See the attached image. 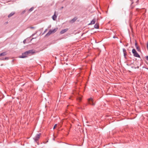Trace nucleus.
Listing matches in <instances>:
<instances>
[{"label":"nucleus","mask_w":148,"mask_h":148,"mask_svg":"<svg viewBox=\"0 0 148 148\" xmlns=\"http://www.w3.org/2000/svg\"><path fill=\"white\" fill-rule=\"evenodd\" d=\"M35 50L33 49L29 50L23 53L21 56H20L19 58H25L27 57V55L29 54H33L35 53Z\"/></svg>","instance_id":"1"},{"label":"nucleus","mask_w":148,"mask_h":148,"mask_svg":"<svg viewBox=\"0 0 148 148\" xmlns=\"http://www.w3.org/2000/svg\"><path fill=\"white\" fill-rule=\"evenodd\" d=\"M58 29V28L57 27L55 28L53 30L50 29L48 32V33L46 34V35L45 36H48L52 33H54Z\"/></svg>","instance_id":"2"},{"label":"nucleus","mask_w":148,"mask_h":148,"mask_svg":"<svg viewBox=\"0 0 148 148\" xmlns=\"http://www.w3.org/2000/svg\"><path fill=\"white\" fill-rule=\"evenodd\" d=\"M132 53L133 54V55L134 57L140 58V55L136 51L135 49H133L132 50Z\"/></svg>","instance_id":"3"},{"label":"nucleus","mask_w":148,"mask_h":148,"mask_svg":"<svg viewBox=\"0 0 148 148\" xmlns=\"http://www.w3.org/2000/svg\"><path fill=\"white\" fill-rule=\"evenodd\" d=\"M40 133L38 134L33 139L35 141L37 142L38 140L40 138Z\"/></svg>","instance_id":"4"},{"label":"nucleus","mask_w":148,"mask_h":148,"mask_svg":"<svg viewBox=\"0 0 148 148\" xmlns=\"http://www.w3.org/2000/svg\"><path fill=\"white\" fill-rule=\"evenodd\" d=\"M88 102L91 105L94 106L95 105V104L93 103V99L91 98L88 99Z\"/></svg>","instance_id":"5"},{"label":"nucleus","mask_w":148,"mask_h":148,"mask_svg":"<svg viewBox=\"0 0 148 148\" xmlns=\"http://www.w3.org/2000/svg\"><path fill=\"white\" fill-rule=\"evenodd\" d=\"M68 30V28H66L62 30L60 32L61 34H63L66 32Z\"/></svg>","instance_id":"6"},{"label":"nucleus","mask_w":148,"mask_h":148,"mask_svg":"<svg viewBox=\"0 0 148 148\" xmlns=\"http://www.w3.org/2000/svg\"><path fill=\"white\" fill-rule=\"evenodd\" d=\"M56 12H55L54 15L52 16V18L53 19L54 21L56 20V18L57 17V15H56Z\"/></svg>","instance_id":"7"},{"label":"nucleus","mask_w":148,"mask_h":148,"mask_svg":"<svg viewBox=\"0 0 148 148\" xmlns=\"http://www.w3.org/2000/svg\"><path fill=\"white\" fill-rule=\"evenodd\" d=\"M96 21V18H93V20L91 21V22L89 24V25H92L94 24L95 23Z\"/></svg>","instance_id":"8"},{"label":"nucleus","mask_w":148,"mask_h":148,"mask_svg":"<svg viewBox=\"0 0 148 148\" xmlns=\"http://www.w3.org/2000/svg\"><path fill=\"white\" fill-rule=\"evenodd\" d=\"M135 46L136 47V49L138 51H140V49L139 47L138 46L136 42L135 43Z\"/></svg>","instance_id":"9"},{"label":"nucleus","mask_w":148,"mask_h":148,"mask_svg":"<svg viewBox=\"0 0 148 148\" xmlns=\"http://www.w3.org/2000/svg\"><path fill=\"white\" fill-rule=\"evenodd\" d=\"M94 27L95 29H99V23H96L94 25Z\"/></svg>","instance_id":"10"},{"label":"nucleus","mask_w":148,"mask_h":148,"mask_svg":"<svg viewBox=\"0 0 148 148\" xmlns=\"http://www.w3.org/2000/svg\"><path fill=\"white\" fill-rule=\"evenodd\" d=\"M15 14V12H12L11 13H10L8 15V18L10 17L13 15Z\"/></svg>","instance_id":"11"},{"label":"nucleus","mask_w":148,"mask_h":148,"mask_svg":"<svg viewBox=\"0 0 148 148\" xmlns=\"http://www.w3.org/2000/svg\"><path fill=\"white\" fill-rule=\"evenodd\" d=\"M123 52L124 55L125 56L127 55L126 50L124 48L123 49Z\"/></svg>","instance_id":"12"},{"label":"nucleus","mask_w":148,"mask_h":148,"mask_svg":"<svg viewBox=\"0 0 148 148\" xmlns=\"http://www.w3.org/2000/svg\"><path fill=\"white\" fill-rule=\"evenodd\" d=\"M77 18L76 17H75L71 21V23H73L75 21L77 20Z\"/></svg>","instance_id":"13"},{"label":"nucleus","mask_w":148,"mask_h":148,"mask_svg":"<svg viewBox=\"0 0 148 148\" xmlns=\"http://www.w3.org/2000/svg\"><path fill=\"white\" fill-rule=\"evenodd\" d=\"M6 54L7 53L6 52H3L1 53H0V56H5L6 55Z\"/></svg>","instance_id":"14"},{"label":"nucleus","mask_w":148,"mask_h":148,"mask_svg":"<svg viewBox=\"0 0 148 148\" xmlns=\"http://www.w3.org/2000/svg\"><path fill=\"white\" fill-rule=\"evenodd\" d=\"M34 8L33 7H32L31 8H30L28 11V13H29L31 12L33 10H34Z\"/></svg>","instance_id":"15"},{"label":"nucleus","mask_w":148,"mask_h":148,"mask_svg":"<svg viewBox=\"0 0 148 148\" xmlns=\"http://www.w3.org/2000/svg\"><path fill=\"white\" fill-rule=\"evenodd\" d=\"M77 99L80 101L82 100V98L80 97H79L77 98Z\"/></svg>","instance_id":"16"},{"label":"nucleus","mask_w":148,"mask_h":148,"mask_svg":"<svg viewBox=\"0 0 148 148\" xmlns=\"http://www.w3.org/2000/svg\"><path fill=\"white\" fill-rule=\"evenodd\" d=\"M8 59V57H5V58H3L1 59V60H6Z\"/></svg>","instance_id":"17"},{"label":"nucleus","mask_w":148,"mask_h":148,"mask_svg":"<svg viewBox=\"0 0 148 148\" xmlns=\"http://www.w3.org/2000/svg\"><path fill=\"white\" fill-rule=\"evenodd\" d=\"M47 29H46L44 32L43 34L45 33L47 31Z\"/></svg>","instance_id":"18"},{"label":"nucleus","mask_w":148,"mask_h":148,"mask_svg":"<svg viewBox=\"0 0 148 148\" xmlns=\"http://www.w3.org/2000/svg\"><path fill=\"white\" fill-rule=\"evenodd\" d=\"M146 60L147 61H148V56H146Z\"/></svg>","instance_id":"19"},{"label":"nucleus","mask_w":148,"mask_h":148,"mask_svg":"<svg viewBox=\"0 0 148 148\" xmlns=\"http://www.w3.org/2000/svg\"><path fill=\"white\" fill-rule=\"evenodd\" d=\"M56 126H57V124H55L53 127V129H55Z\"/></svg>","instance_id":"20"},{"label":"nucleus","mask_w":148,"mask_h":148,"mask_svg":"<svg viewBox=\"0 0 148 148\" xmlns=\"http://www.w3.org/2000/svg\"><path fill=\"white\" fill-rule=\"evenodd\" d=\"M30 28L31 29H34V27H31Z\"/></svg>","instance_id":"21"},{"label":"nucleus","mask_w":148,"mask_h":148,"mask_svg":"<svg viewBox=\"0 0 148 148\" xmlns=\"http://www.w3.org/2000/svg\"><path fill=\"white\" fill-rule=\"evenodd\" d=\"M75 91H73V94H75Z\"/></svg>","instance_id":"22"},{"label":"nucleus","mask_w":148,"mask_h":148,"mask_svg":"<svg viewBox=\"0 0 148 148\" xmlns=\"http://www.w3.org/2000/svg\"><path fill=\"white\" fill-rule=\"evenodd\" d=\"M113 38H117V37L116 36H114L113 37Z\"/></svg>","instance_id":"23"},{"label":"nucleus","mask_w":148,"mask_h":148,"mask_svg":"<svg viewBox=\"0 0 148 148\" xmlns=\"http://www.w3.org/2000/svg\"><path fill=\"white\" fill-rule=\"evenodd\" d=\"M139 67L138 66H137L135 68L138 69Z\"/></svg>","instance_id":"24"},{"label":"nucleus","mask_w":148,"mask_h":148,"mask_svg":"<svg viewBox=\"0 0 148 148\" xmlns=\"http://www.w3.org/2000/svg\"><path fill=\"white\" fill-rule=\"evenodd\" d=\"M63 8H64V7H63V6H62V7H61V9H62Z\"/></svg>","instance_id":"25"},{"label":"nucleus","mask_w":148,"mask_h":148,"mask_svg":"<svg viewBox=\"0 0 148 148\" xmlns=\"http://www.w3.org/2000/svg\"><path fill=\"white\" fill-rule=\"evenodd\" d=\"M34 35V34H33L32 35V36H33Z\"/></svg>","instance_id":"26"},{"label":"nucleus","mask_w":148,"mask_h":148,"mask_svg":"<svg viewBox=\"0 0 148 148\" xmlns=\"http://www.w3.org/2000/svg\"><path fill=\"white\" fill-rule=\"evenodd\" d=\"M68 106H69V105H68V106H67V107H68Z\"/></svg>","instance_id":"27"},{"label":"nucleus","mask_w":148,"mask_h":148,"mask_svg":"<svg viewBox=\"0 0 148 148\" xmlns=\"http://www.w3.org/2000/svg\"><path fill=\"white\" fill-rule=\"evenodd\" d=\"M25 42V41L24 40L23 41V42Z\"/></svg>","instance_id":"28"},{"label":"nucleus","mask_w":148,"mask_h":148,"mask_svg":"<svg viewBox=\"0 0 148 148\" xmlns=\"http://www.w3.org/2000/svg\"><path fill=\"white\" fill-rule=\"evenodd\" d=\"M25 42V41L24 40L23 41V42Z\"/></svg>","instance_id":"29"}]
</instances>
